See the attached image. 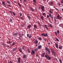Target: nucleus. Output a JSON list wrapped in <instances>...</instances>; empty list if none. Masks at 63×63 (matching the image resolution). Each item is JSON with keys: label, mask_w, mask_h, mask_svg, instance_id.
Segmentation results:
<instances>
[{"label": "nucleus", "mask_w": 63, "mask_h": 63, "mask_svg": "<svg viewBox=\"0 0 63 63\" xmlns=\"http://www.w3.org/2000/svg\"><path fill=\"white\" fill-rule=\"evenodd\" d=\"M45 57L46 58L47 60H51V57L49 56V55L48 54H47L45 55Z\"/></svg>", "instance_id": "1"}, {"label": "nucleus", "mask_w": 63, "mask_h": 63, "mask_svg": "<svg viewBox=\"0 0 63 63\" xmlns=\"http://www.w3.org/2000/svg\"><path fill=\"white\" fill-rule=\"evenodd\" d=\"M41 9L43 11V12H45V7L44 6H42L41 7Z\"/></svg>", "instance_id": "2"}, {"label": "nucleus", "mask_w": 63, "mask_h": 63, "mask_svg": "<svg viewBox=\"0 0 63 63\" xmlns=\"http://www.w3.org/2000/svg\"><path fill=\"white\" fill-rule=\"evenodd\" d=\"M41 35L43 36H44L45 37H47V33H46L45 34L43 33Z\"/></svg>", "instance_id": "3"}, {"label": "nucleus", "mask_w": 63, "mask_h": 63, "mask_svg": "<svg viewBox=\"0 0 63 63\" xmlns=\"http://www.w3.org/2000/svg\"><path fill=\"white\" fill-rule=\"evenodd\" d=\"M57 18L58 19H59V20H61V19H62V17L61 16L60 17V16L59 15H58L57 16Z\"/></svg>", "instance_id": "4"}, {"label": "nucleus", "mask_w": 63, "mask_h": 63, "mask_svg": "<svg viewBox=\"0 0 63 63\" xmlns=\"http://www.w3.org/2000/svg\"><path fill=\"white\" fill-rule=\"evenodd\" d=\"M29 35V34H28L27 35V36L28 37H29V39H31L32 37V36L31 35Z\"/></svg>", "instance_id": "5"}, {"label": "nucleus", "mask_w": 63, "mask_h": 63, "mask_svg": "<svg viewBox=\"0 0 63 63\" xmlns=\"http://www.w3.org/2000/svg\"><path fill=\"white\" fill-rule=\"evenodd\" d=\"M17 59V61L18 63H20V61H21V60H20V58H18Z\"/></svg>", "instance_id": "6"}, {"label": "nucleus", "mask_w": 63, "mask_h": 63, "mask_svg": "<svg viewBox=\"0 0 63 63\" xmlns=\"http://www.w3.org/2000/svg\"><path fill=\"white\" fill-rule=\"evenodd\" d=\"M46 53H44L42 54L41 56L42 57H44V56H45V55H46Z\"/></svg>", "instance_id": "7"}, {"label": "nucleus", "mask_w": 63, "mask_h": 63, "mask_svg": "<svg viewBox=\"0 0 63 63\" xmlns=\"http://www.w3.org/2000/svg\"><path fill=\"white\" fill-rule=\"evenodd\" d=\"M42 45H40L38 46L37 48H38V49H41L42 48Z\"/></svg>", "instance_id": "8"}, {"label": "nucleus", "mask_w": 63, "mask_h": 63, "mask_svg": "<svg viewBox=\"0 0 63 63\" xmlns=\"http://www.w3.org/2000/svg\"><path fill=\"white\" fill-rule=\"evenodd\" d=\"M35 52L34 51L32 50V52H31V54H35Z\"/></svg>", "instance_id": "9"}, {"label": "nucleus", "mask_w": 63, "mask_h": 63, "mask_svg": "<svg viewBox=\"0 0 63 63\" xmlns=\"http://www.w3.org/2000/svg\"><path fill=\"white\" fill-rule=\"evenodd\" d=\"M55 45H56V47L57 48H58V44H57L56 43H55Z\"/></svg>", "instance_id": "10"}, {"label": "nucleus", "mask_w": 63, "mask_h": 63, "mask_svg": "<svg viewBox=\"0 0 63 63\" xmlns=\"http://www.w3.org/2000/svg\"><path fill=\"white\" fill-rule=\"evenodd\" d=\"M38 39L40 41H42V38L40 37H39L38 38Z\"/></svg>", "instance_id": "11"}, {"label": "nucleus", "mask_w": 63, "mask_h": 63, "mask_svg": "<svg viewBox=\"0 0 63 63\" xmlns=\"http://www.w3.org/2000/svg\"><path fill=\"white\" fill-rule=\"evenodd\" d=\"M18 35V33H15L14 34H13V36H16L17 35Z\"/></svg>", "instance_id": "12"}, {"label": "nucleus", "mask_w": 63, "mask_h": 63, "mask_svg": "<svg viewBox=\"0 0 63 63\" xmlns=\"http://www.w3.org/2000/svg\"><path fill=\"white\" fill-rule=\"evenodd\" d=\"M47 52H48V53H50V51L49 49H47Z\"/></svg>", "instance_id": "13"}, {"label": "nucleus", "mask_w": 63, "mask_h": 63, "mask_svg": "<svg viewBox=\"0 0 63 63\" xmlns=\"http://www.w3.org/2000/svg\"><path fill=\"white\" fill-rule=\"evenodd\" d=\"M28 18H29V19H31V17L30 16H29V15H27V16Z\"/></svg>", "instance_id": "14"}, {"label": "nucleus", "mask_w": 63, "mask_h": 63, "mask_svg": "<svg viewBox=\"0 0 63 63\" xmlns=\"http://www.w3.org/2000/svg\"><path fill=\"white\" fill-rule=\"evenodd\" d=\"M31 9V11H32V12H34V9H33L31 7L30 8Z\"/></svg>", "instance_id": "15"}, {"label": "nucleus", "mask_w": 63, "mask_h": 63, "mask_svg": "<svg viewBox=\"0 0 63 63\" xmlns=\"http://www.w3.org/2000/svg\"><path fill=\"white\" fill-rule=\"evenodd\" d=\"M45 26V27L47 29V30H48V28H47V26L46 25H44Z\"/></svg>", "instance_id": "16"}, {"label": "nucleus", "mask_w": 63, "mask_h": 63, "mask_svg": "<svg viewBox=\"0 0 63 63\" xmlns=\"http://www.w3.org/2000/svg\"><path fill=\"white\" fill-rule=\"evenodd\" d=\"M17 49V48H13V51H16Z\"/></svg>", "instance_id": "17"}, {"label": "nucleus", "mask_w": 63, "mask_h": 63, "mask_svg": "<svg viewBox=\"0 0 63 63\" xmlns=\"http://www.w3.org/2000/svg\"><path fill=\"white\" fill-rule=\"evenodd\" d=\"M6 2H7V3H8L9 4H11V2H10V1L9 0L7 1Z\"/></svg>", "instance_id": "18"}, {"label": "nucleus", "mask_w": 63, "mask_h": 63, "mask_svg": "<svg viewBox=\"0 0 63 63\" xmlns=\"http://www.w3.org/2000/svg\"><path fill=\"white\" fill-rule=\"evenodd\" d=\"M27 50L28 51V52L29 53H30V50H29V48H28L27 49Z\"/></svg>", "instance_id": "19"}, {"label": "nucleus", "mask_w": 63, "mask_h": 63, "mask_svg": "<svg viewBox=\"0 0 63 63\" xmlns=\"http://www.w3.org/2000/svg\"><path fill=\"white\" fill-rule=\"evenodd\" d=\"M38 43V41L37 40H36L35 41V44H37Z\"/></svg>", "instance_id": "20"}, {"label": "nucleus", "mask_w": 63, "mask_h": 63, "mask_svg": "<svg viewBox=\"0 0 63 63\" xmlns=\"http://www.w3.org/2000/svg\"><path fill=\"white\" fill-rule=\"evenodd\" d=\"M49 26L51 27V28H52V27H52V25L51 24H49Z\"/></svg>", "instance_id": "21"}, {"label": "nucleus", "mask_w": 63, "mask_h": 63, "mask_svg": "<svg viewBox=\"0 0 63 63\" xmlns=\"http://www.w3.org/2000/svg\"><path fill=\"white\" fill-rule=\"evenodd\" d=\"M59 48L60 49H61L62 48V47L61 46H60L59 47Z\"/></svg>", "instance_id": "22"}, {"label": "nucleus", "mask_w": 63, "mask_h": 63, "mask_svg": "<svg viewBox=\"0 0 63 63\" xmlns=\"http://www.w3.org/2000/svg\"><path fill=\"white\" fill-rule=\"evenodd\" d=\"M31 26V25H29L28 26V28H30Z\"/></svg>", "instance_id": "23"}, {"label": "nucleus", "mask_w": 63, "mask_h": 63, "mask_svg": "<svg viewBox=\"0 0 63 63\" xmlns=\"http://www.w3.org/2000/svg\"><path fill=\"white\" fill-rule=\"evenodd\" d=\"M26 55L25 54L24 56H23V58H25H25H26Z\"/></svg>", "instance_id": "24"}, {"label": "nucleus", "mask_w": 63, "mask_h": 63, "mask_svg": "<svg viewBox=\"0 0 63 63\" xmlns=\"http://www.w3.org/2000/svg\"><path fill=\"white\" fill-rule=\"evenodd\" d=\"M9 22H11V23L12 22V19H10Z\"/></svg>", "instance_id": "25"}, {"label": "nucleus", "mask_w": 63, "mask_h": 63, "mask_svg": "<svg viewBox=\"0 0 63 63\" xmlns=\"http://www.w3.org/2000/svg\"><path fill=\"white\" fill-rule=\"evenodd\" d=\"M41 18L42 20L44 19V16H41Z\"/></svg>", "instance_id": "26"}, {"label": "nucleus", "mask_w": 63, "mask_h": 63, "mask_svg": "<svg viewBox=\"0 0 63 63\" xmlns=\"http://www.w3.org/2000/svg\"><path fill=\"white\" fill-rule=\"evenodd\" d=\"M15 44H16V43H15V42H14L12 44V46H14V45H15Z\"/></svg>", "instance_id": "27"}, {"label": "nucleus", "mask_w": 63, "mask_h": 63, "mask_svg": "<svg viewBox=\"0 0 63 63\" xmlns=\"http://www.w3.org/2000/svg\"><path fill=\"white\" fill-rule=\"evenodd\" d=\"M49 12L51 14H52L53 13L51 12V10H49Z\"/></svg>", "instance_id": "28"}, {"label": "nucleus", "mask_w": 63, "mask_h": 63, "mask_svg": "<svg viewBox=\"0 0 63 63\" xmlns=\"http://www.w3.org/2000/svg\"><path fill=\"white\" fill-rule=\"evenodd\" d=\"M59 60L60 62V63H62V60L61 59H59Z\"/></svg>", "instance_id": "29"}, {"label": "nucleus", "mask_w": 63, "mask_h": 63, "mask_svg": "<svg viewBox=\"0 0 63 63\" xmlns=\"http://www.w3.org/2000/svg\"><path fill=\"white\" fill-rule=\"evenodd\" d=\"M50 50L52 52H53V51H54V50L52 49H50Z\"/></svg>", "instance_id": "30"}, {"label": "nucleus", "mask_w": 63, "mask_h": 63, "mask_svg": "<svg viewBox=\"0 0 63 63\" xmlns=\"http://www.w3.org/2000/svg\"><path fill=\"white\" fill-rule=\"evenodd\" d=\"M19 51H20V52H22V50H21L20 49H19Z\"/></svg>", "instance_id": "31"}, {"label": "nucleus", "mask_w": 63, "mask_h": 63, "mask_svg": "<svg viewBox=\"0 0 63 63\" xmlns=\"http://www.w3.org/2000/svg\"><path fill=\"white\" fill-rule=\"evenodd\" d=\"M37 50H38V48H35V51H37Z\"/></svg>", "instance_id": "32"}, {"label": "nucleus", "mask_w": 63, "mask_h": 63, "mask_svg": "<svg viewBox=\"0 0 63 63\" xmlns=\"http://www.w3.org/2000/svg\"><path fill=\"white\" fill-rule=\"evenodd\" d=\"M2 3L3 5H4V4H5V3L4 1H2Z\"/></svg>", "instance_id": "33"}, {"label": "nucleus", "mask_w": 63, "mask_h": 63, "mask_svg": "<svg viewBox=\"0 0 63 63\" xmlns=\"http://www.w3.org/2000/svg\"><path fill=\"white\" fill-rule=\"evenodd\" d=\"M57 33L58 34H59V31L58 30H57Z\"/></svg>", "instance_id": "34"}, {"label": "nucleus", "mask_w": 63, "mask_h": 63, "mask_svg": "<svg viewBox=\"0 0 63 63\" xmlns=\"http://www.w3.org/2000/svg\"><path fill=\"white\" fill-rule=\"evenodd\" d=\"M19 14L20 15V16H22V13H19Z\"/></svg>", "instance_id": "35"}, {"label": "nucleus", "mask_w": 63, "mask_h": 63, "mask_svg": "<svg viewBox=\"0 0 63 63\" xmlns=\"http://www.w3.org/2000/svg\"><path fill=\"white\" fill-rule=\"evenodd\" d=\"M42 14L43 16H45V15H46V13H43Z\"/></svg>", "instance_id": "36"}, {"label": "nucleus", "mask_w": 63, "mask_h": 63, "mask_svg": "<svg viewBox=\"0 0 63 63\" xmlns=\"http://www.w3.org/2000/svg\"><path fill=\"white\" fill-rule=\"evenodd\" d=\"M18 5L19 6V7H21V5H20V3H18Z\"/></svg>", "instance_id": "37"}, {"label": "nucleus", "mask_w": 63, "mask_h": 63, "mask_svg": "<svg viewBox=\"0 0 63 63\" xmlns=\"http://www.w3.org/2000/svg\"><path fill=\"white\" fill-rule=\"evenodd\" d=\"M56 39L57 40V41L58 42H59V40L58 39V38H56Z\"/></svg>", "instance_id": "38"}, {"label": "nucleus", "mask_w": 63, "mask_h": 63, "mask_svg": "<svg viewBox=\"0 0 63 63\" xmlns=\"http://www.w3.org/2000/svg\"><path fill=\"white\" fill-rule=\"evenodd\" d=\"M12 13L13 14V15H14L15 16H16V14H15V13H14V12H12Z\"/></svg>", "instance_id": "39"}, {"label": "nucleus", "mask_w": 63, "mask_h": 63, "mask_svg": "<svg viewBox=\"0 0 63 63\" xmlns=\"http://www.w3.org/2000/svg\"><path fill=\"white\" fill-rule=\"evenodd\" d=\"M51 19L52 20H53V17L52 16L51 17Z\"/></svg>", "instance_id": "40"}, {"label": "nucleus", "mask_w": 63, "mask_h": 63, "mask_svg": "<svg viewBox=\"0 0 63 63\" xmlns=\"http://www.w3.org/2000/svg\"><path fill=\"white\" fill-rule=\"evenodd\" d=\"M36 57H38V56H39L38 55V54H36Z\"/></svg>", "instance_id": "41"}, {"label": "nucleus", "mask_w": 63, "mask_h": 63, "mask_svg": "<svg viewBox=\"0 0 63 63\" xmlns=\"http://www.w3.org/2000/svg\"><path fill=\"white\" fill-rule=\"evenodd\" d=\"M24 26V24H22L21 25V26L22 27H23V26Z\"/></svg>", "instance_id": "42"}, {"label": "nucleus", "mask_w": 63, "mask_h": 63, "mask_svg": "<svg viewBox=\"0 0 63 63\" xmlns=\"http://www.w3.org/2000/svg\"><path fill=\"white\" fill-rule=\"evenodd\" d=\"M48 49L47 48H45V50L46 51H47V49Z\"/></svg>", "instance_id": "43"}, {"label": "nucleus", "mask_w": 63, "mask_h": 63, "mask_svg": "<svg viewBox=\"0 0 63 63\" xmlns=\"http://www.w3.org/2000/svg\"><path fill=\"white\" fill-rule=\"evenodd\" d=\"M33 0V1L34 2V3H35V2H36V0Z\"/></svg>", "instance_id": "44"}, {"label": "nucleus", "mask_w": 63, "mask_h": 63, "mask_svg": "<svg viewBox=\"0 0 63 63\" xmlns=\"http://www.w3.org/2000/svg\"><path fill=\"white\" fill-rule=\"evenodd\" d=\"M55 9H56V10L57 11H59V10H58V9H57V8H56L55 7Z\"/></svg>", "instance_id": "45"}, {"label": "nucleus", "mask_w": 63, "mask_h": 63, "mask_svg": "<svg viewBox=\"0 0 63 63\" xmlns=\"http://www.w3.org/2000/svg\"><path fill=\"white\" fill-rule=\"evenodd\" d=\"M53 54L54 56H56V54L55 53H54Z\"/></svg>", "instance_id": "46"}, {"label": "nucleus", "mask_w": 63, "mask_h": 63, "mask_svg": "<svg viewBox=\"0 0 63 63\" xmlns=\"http://www.w3.org/2000/svg\"><path fill=\"white\" fill-rule=\"evenodd\" d=\"M34 28H36L37 27V26H36V25H34Z\"/></svg>", "instance_id": "47"}, {"label": "nucleus", "mask_w": 63, "mask_h": 63, "mask_svg": "<svg viewBox=\"0 0 63 63\" xmlns=\"http://www.w3.org/2000/svg\"><path fill=\"white\" fill-rule=\"evenodd\" d=\"M61 3H62V4H63V0H62L61 1Z\"/></svg>", "instance_id": "48"}, {"label": "nucleus", "mask_w": 63, "mask_h": 63, "mask_svg": "<svg viewBox=\"0 0 63 63\" xmlns=\"http://www.w3.org/2000/svg\"><path fill=\"white\" fill-rule=\"evenodd\" d=\"M55 33L56 34V36H57V32H55Z\"/></svg>", "instance_id": "49"}, {"label": "nucleus", "mask_w": 63, "mask_h": 63, "mask_svg": "<svg viewBox=\"0 0 63 63\" xmlns=\"http://www.w3.org/2000/svg\"><path fill=\"white\" fill-rule=\"evenodd\" d=\"M20 17L21 18V19H22V20H23V18H22V17L20 16Z\"/></svg>", "instance_id": "50"}, {"label": "nucleus", "mask_w": 63, "mask_h": 63, "mask_svg": "<svg viewBox=\"0 0 63 63\" xmlns=\"http://www.w3.org/2000/svg\"><path fill=\"white\" fill-rule=\"evenodd\" d=\"M50 3L51 5H53V2H51Z\"/></svg>", "instance_id": "51"}, {"label": "nucleus", "mask_w": 63, "mask_h": 63, "mask_svg": "<svg viewBox=\"0 0 63 63\" xmlns=\"http://www.w3.org/2000/svg\"><path fill=\"white\" fill-rule=\"evenodd\" d=\"M49 17V15H47V18H48Z\"/></svg>", "instance_id": "52"}, {"label": "nucleus", "mask_w": 63, "mask_h": 63, "mask_svg": "<svg viewBox=\"0 0 63 63\" xmlns=\"http://www.w3.org/2000/svg\"><path fill=\"white\" fill-rule=\"evenodd\" d=\"M49 15L50 17H51V14H49Z\"/></svg>", "instance_id": "53"}, {"label": "nucleus", "mask_w": 63, "mask_h": 63, "mask_svg": "<svg viewBox=\"0 0 63 63\" xmlns=\"http://www.w3.org/2000/svg\"><path fill=\"white\" fill-rule=\"evenodd\" d=\"M7 42L9 44H10V43H11V41H8Z\"/></svg>", "instance_id": "54"}, {"label": "nucleus", "mask_w": 63, "mask_h": 63, "mask_svg": "<svg viewBox=\"0 0 63 63\" xmlns=\"http://www.w3.org/2000/svg\"><path fill=\"white\" fill-rule=\"evenodd\" d=\"M7 5L8 6H9V7H11V5H9L8 4Z\"/></svg>", "instance_id": "55"}, {"label": "nucleus", "mask_w": 63, "mask_h": 63, "mask_svg": "<svg viewBox=\"0 0 63 63\" xmlns=\"http://www.w3.org/2000/svg\"><path fill=\"white\" fill-rule=\"evenodd\" d=\"M22 49H24V47H22Z\"/></svg>", "instance_id": "56"}, {"label": "nucleus", "mask_w": 63, "mask_h": 63, "mask_svg": "<svg viewBox=\"0 0 63 63\" xmlns=\"http://www.w3.org/2000/svg\"><path fill=\"white\" fill-rule=\"evenodd\" d=\"M54 20L55 21V22H56V19L54 18Z\"/></svg>", "instance_id": "57"}, {"label": "nucleus", "mask_w": 63, "mask_h": 63, "mask_svg": "<svg viewBox=\"0 0 63 63\" xmlns=\"http://www.w3.org/2000/svg\"><path fill=\"white\" fill-rule=\"evenodd\" d=\"M58 5L59 6H60V5H61V4L60 3V4H58Z\"/></svg>", "instance_id": "58"}, {"label": "nucleus", "mask_w": 63, "mask_h": 63, "mask_svg": "<svg viewBox=\"0 0 63 63\" xmlns=\"http://www.w3.org/2000/svg\"><path fill=\"white\" fill-rule=\"evenodd\" d=\"M19 36H21L22 35H21V34H20V33H19Z\"/></svg>", "instance_id": "59"}, {"label": "nucleus", "mask_w": 63, "mask_h": 63, "mask_svg": "<svg viewBox=\"0 0 63 63\" xmlns=\"http://www.w3.org/2000/svg\"><path fill=\"white\" fill-rule=\"evenodd\" d=\"M23 1L25 2H26V0H23Z\"/></svg>", "instance_id": "60"}, {"label": "nucleus", "mask_w": 63, "mask_h": 63, "mask_svg": "<svg viewBox=\"0 0 63 63\" xmlns=\"http://www.w3.org/2000/svg\"><path fill=\"white\" fill-rule=\"evenodd\" d=\"M52 53H55V52L54 51H53V52H52Z\"/></svg>", "instance_id": "61"}, {"label": "nucleus", "mask_w": 63, "mask_h": 63, "mask_svg": "<svg viewBox=\"0 0 63 63\" xmlns=\"http://www.w3.org/2000/svg\"><path fill=\"white\" fill-rule=\"evenodd\" d=\"M7 47H9V45H8V46L7 45Z\"/></svg>", "instance_id": "62"}, {"label": "nucleus", "mask_w": 63, "mask_h": 63, "mask_svg": "<svg viewBox=\"0 0 63 63\" xmlns=\"http://www.w3.org/2000/svg\"><path fill=\"white\" fill-rule=\"evenodd\" d=\"M9 63H12V62H11V61H10V62H9Z\"/></svg>", "instance_id": "63"}, {"label": "nucleus", "mask_w": 63, "mask_h": 63, "mask_svg": "<svg viewBox=\"0 0 63 63\" xmlns=\"http://www.w3.org/2000/svg\"><path fill=\"white\" fill-rule=\"evenodd\" d=\"M62 10L63 12V9H62Z\"/></svg>", "instance_id": "64"}]
</instances>
